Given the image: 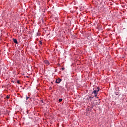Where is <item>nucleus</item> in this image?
I'll list each match as a JSON object with an SVG mask.
<instances>
[{"mask_svg":"<svg viewBox=\"0 0 127 127\" xmlns=\"http://www.w3.org/2000/svg\"><path fill=\"white\" fill-rule=\"evenodd\" d=\"M62 81V79L58 78L56 79V83H57V84H60V82Z\"/></svg>","mask_w":127,"mask_h":127,"instance_id":"nucleus-2","label":"nucleus"},{"mask_svg":"<svg viewBox=\"0 0 127 127\" xmlns=\"http://www.w3.org/2000/svg\"><path fill=\"white\" fill-rule=\"evenodd\" d=\"M93 98L94 97H93L92 96H90L89 97V99L90 100V101H92V99H93Z\"/></svg>","mask_w":127,"mask_h":127,"instance_id":"nucleus-6","label":"nucleus"},{"mask_svg":"<svg viewBox=\"0 0 127 127\" xmlns=\"http://www.w3.org/2000/svg\"><path fill=\"white\" fill-rule=\"evenodd\" d=\"M64 67L62 68V70H64Z\"/></svg>","mask_w":127,"mask_h":127,"instance_id":"nucleus-11","label":"nucleus"},{"mask_svg":"<svg viewBox=\"0 0 127 127\" xmlns=\"http://www.w3.org/2000/svg\"><path fill=\"white\" fill-rule=\"evenodd\" d=\"M115 95L116 96H119V92L117 91V92H115Z\"/></svg>","mask_w":127,"mask_h":127,"instance_id":"nucleus-5","label":"nucleus"},{"mask_svg":"<svg viewBox=\"0 0 127 127\" xmlns=\"http://www.w3.org/2000/svg\"><path fill=\"white\" fill-rule=\"evenodd\" d=\"M29 99V97L26 96V101H27Z\"/></svg>","mask_w":127,"mask_h":127,"instance_id":"nucleus-9","label":"nucleus"},{"mask_svg":"<svg viewBox=\"0 0 127 127\" xmlns=\"http://www.w3.org/2000/svg\"><path fill=\"white\" fill-rule=\"evenodd\" d=\"M100 91V88H99V87H97L95 90H94L92 92V94H94V97H97V96H98V95L97 94H98V92Z\"/></svg>","mask_w":127,"mask_h":127,"instance_id":"nucleus-1","label":"nucleus"},{"mask_svg":"<svg viewBox=\"0 0 127 127\" xmlns=\"http://www.w3.org/2000/svg\"><path fill=\"white\" fill-rule=\"evenodd\" d=\"M44 63H45V64H46V65H47L48 66L50 64L49 63V62L47 60H45Z\"/></svg>","mask_w":127,"mask_h":127,"instance_id":"nucleus-3","label":"nucleus"},{"mask_svg":"<svg viewBox=\"0 0 127 127\" xmlns=\"http://www.w3.org/2000/svg\"><path fill=\"white\" fill-rule=\"evenodd\" d=\"M6 99H9V96L7 95V96H6Z\"/></svg>","mask_w":127,"mask_h":127,"instance_id":"nucleus-10","label":"nucleus"},{"mask_svg":"<svg viewBox=\"0 0 127 127\" xmlns=\"http://www.w3.org/2000/svg\"><path fill=\"white\" fill-rule=\"evenodd\" d=\"M39 43H40V44H41V45H42V41H39Z\"/></svg>","mask_w":127,"mask_h":127,"instance_id":"nucleus-8","label":"nucleus"},{"mask_svg":"<svg viewBox=\"0 0 127 127\" xmlns=\"http://www.w3.org/2000/svg\"><path fill=\"white\" fill-rule=\"evenodd\" d=\"M41 101H42V103H44L43 100H41Z\"/></svg>","mask_w":127,"mask_h":127,"instance_id":"nucleus-13","label":"nucleus"},{"mask_svg":"<svg viewBox=\"0 0 127 127\" xmlns=\"http://www.w3.org/2000/svg\"><path fill=\"white\" fill-rule=\"evenodd\" d=\"M63 99H61H61H59V102H61L62 101H63Z\"/></svg>","mask_w":127,"mask_h":127,"instance_id":"nucleus-7","label":"nucleus"},{"mask_svg":"<svg viewBox=\"0 0 127 127\" xmlns=\"http://www.w3.org/2000/svg\"><path fill=\"white\" fill-rule=\"evenodd\" d=\"M13 42L17 44L18 43L17 40H16V39H13Z\"/></svg>","mask_w":127,"mask_h":127,"instance_id":"nucleus-4","label":"nucleus"},{"mask_svg":"<svg viewBox=\"0 0 127 127\" xmlns=\"http://www.w3.org/2000/svg\"><path fill=\"white\" fill-rule=\"evenodd\" d=\"M18 84H19V81H17Z\"/></svg>","mask_w":127,"mask_h":127,"instance_id":"nucleus-12","label":"nucleus"}]
</instances>
